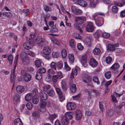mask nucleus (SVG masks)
Here are the masks:
<instances>
[{
	"mask_svg": "<svg viewBox=\"0 0 125 125\" xmlns=\"http://www.w3.org/2000/svg\"><path fill=\"white\" fill-rule=\"evenodd\" d=\"M26 107L28 109L31 110L33 107L32 104L31 103H28L26 104Z\"/></svg>",
	"mask_w": 125,
	"mask_h": 125,
	"instance_id": "nucleus-51",
	"label": "nucleus"
},
{
	"mask_svg": "<svg viewBox=\"0 0 125 125\" xmlns=\"http://www.w3.org/2000/svg\"><path fill=\"white\" fill-rule=\"evenodd\" d=\"M40 112L39 111L34 112L32 114V115L34 116L37 117H39L40 116Z\"/></svg>",
	"mask_w": 125,
	"mask_h": 125,
	"instance_id": "nucleus-50",
	"label": "nucleus"
},
{
	"mask_svg": "<svg viewBox=\"0 0 125 125\" xmlns=\"http://www.w3.org/2000/svg\"><path fill=\"white\" fill-rule=\"evenodd\" d=\"M50 67L54 70H56V63L52 62L50 64Z\"/></svg>",
	"mask_w": 125,
	"mask_h": 125,
	"instance_id": "nucleus-52",
	"label": "nucleus"
},
{
	"mask_svg": "<svg viewBox=\"0 0 125 125\" xmlns=\"http://www.w3.org/2000/svg\"><path fill=\"white\" fill-rule=\"evenodd\" d=\"M57 115L56 114L50 115L49 117V118L51 120H52L56 118Z\"/></svg>",
	"mask_w": 125,
	"mask_h": 125,
	"instance_id": "nucleus-58",
	"label": "nucleus"
},
{
	"mask_svg": "<svg viewBox=\"0 0 125 125\" xmlns=\"http://www.w3.org/2000/svg\"><path fill=\"white\" fill-rule=\"evenodd\" d=\"M57 29L55 26H53L51 28L50 31L51 32L54 33L56 32Z\"/></svg>",
	"mask_w": 125,
	"mask_h": 125,
	"instance_id": "nucleus-48",
	"label": "nucleus"
},
{
	"mask_svg": "<svg viewBox=\"0 0 125 125\" xmlns=\"http://www.w3.org/2000/svg\"><path fill=\"white\" fill-rule=\"evenodd\" d=\"M61 54L62 57L63 58H66L67 55V54L66 51L65 49L62 50Z\"/></svg>",
	"mask_w": 125,
	"mask_h": 125,
	"instance_id": "nucleus-43",
	"label": "nucleus"
},
{
	"mask_svg": "<svg viewBox=\"0 0 125 125\" xmlns=\"http://www.w3.org/2000/svg\"><path fill=\"white\" fill-rule=\"evenodd\" d=\"M71 10L73 12L77 15H81L83 13V11L81 10L78 9L75 6H73L71 7Z\"/></svg>",
	"mask_w": 125,
	"mask_h": 125,
	"instance_id": "nucleus-4",
	"label": "nucleus"
},
{
	"mask_svg": "<svg viewBox=\"0 0 125 125\" xmlns=\"http://www.w3.org/2000/svg\"><path fill=\"white\" fill-rule=\"evenodd\" d=\"M42 75L39 72H37L36 74V78L38 80H40L42 78Z\"/></svg>",
	"mask_w": 125,
	"mask_h": 125,
	"instance_id": "nucleus-30",
	"label": "nucleus"
},
{
	"mask_svg": "<svg viewBox=\"0 0 125 125\" xmlns=\"http://www.w3.org/2000/svg\"><path fill=\"white\" fill-rule=\"evenodd\" d=\"M89 63L92 66L95 67L97 65L98 63L95 59L93 58H91L90 60Z\"/></svg>",
	"mask_w": 125,
	"mask_h": 125,
	"instance_id": "nucleus-18",
	"label": "nucleus"
},
{
	"mask_svg": "<svg viewBox=\"0 0 125 125\" xmlns=\"http://www.w3.org/2000/svg\"><path fill=\"white\" fill-rule=\"evenodd\" d=\"M21 98L20 95L16 93L13 96V100L14 103L16 104L20 101Z\"/></svg>",
	"mask_w": 125,
	"mask_h": 125,
	"instance_id": "nucleus-9",
	"label": "nucleus"
},
{
	"mask_svg": "<svg viewBox=\"0 0 125 125\" xmlns=\"http://www.w3.org/2000/svg\"><path fill=\"white\" fill-rule=\"evenodd\" d=\"M16 90L17 93L19 94H21L23 93L25 90L24 87L22 85L17 86L16 88Z\"/></svg>",
	"mask_w": 125,
	"mask_h": 125,
	"instance_id": "nucleus-13",
	"label": "nucleus"
},
{
	"mask_svg": "<svg viewBox=\"0 0 125 125\" xmlns=\"http://www.w3.org/2000/svg\"><path fill=\"white\" fill-rule=\"evenodd\" d=\"M31 78V75L28 73L26 74L23 76L24 81L26 82H28L30 81Z\"/></svg>",
	"mask_w": 125,
	"mask_h": 125,
	"instance_id": "nucleus-23",
	"label": "nucleus"
},
{
	"mask_svg": "<svg viewBox=\"0 0 125 125\" xmlns=\"http://www.w3.org/2000/svg\"><path fill=\"white\" fill-rule=\"evenodd\" d=\"M105 61L107 64H110L112 61V58L110 56H107L105 58Z\"/></svg>",
	"mask_w": 125,
	"mask_h": 125,
	"instance_id": "nucleus-34",
	"label": "nucleus"
},
{
	"mask_svg": "<svg viewBox=\"0 0 125 125\" xmlns=\"http://www.w3.org/2000/svg\"><path fill=\"white\" fill-rule=\"evenodd\" d=\"M69 61L71 63H73L74 60V56L72 54H70L69 55Z\"/></svg>",
	"mask_w": 125,
	"mask_h": 125,
	"instance_id": "nucleus-31",
	"label": "nucleus"
},
{
	"mask_svg": "<svg viewBox=\"0 0 125 125\" xmlns=\"http://www.w3.org/2000/svg\"><path fill=\"white\" fill-rule=\"evenodd\" d=\"M43 52L44 54H50L51 52V49L48 46H45L43 48Z\"/></svg>",
	"mask_w": 125,
	"mask_h": 125,
	"instance_id": "nucleus-15",
	"label": "nucleus"
},
{
	"mask_svg": "<svg viewBox=\"0 0 125 125\" xmlns=\"http://www.w3.org/2000/svg\"><path fill=\"white\" fill-rule=\"evenodd\" d=\"M36 41H37V44L38 45L40 46H43L45 44V39L44 38H40L38 39L36 38L35 39Z\"/></svg>",
	"mask_w": 125,
	"mask_h": 125,
	"instance_id": "nucleus-12",
	"label": "nucleus"
},
{
	"mask_svg": "<svg viewBox=\"0 0 125 125\" xmlns=\"http://www.w3.org/2000/svg\"><path fill=\"white\" fill-rule=\"evenodd\" d=\"M66 107L68 110H73L75 108L76 105L73 103L69 102L67 104Z\"/></svg>",
	"mask_w": 125,
	"mask_h": 125,
	"instance_id": "nucleus-11",
	"label": "nucleus"
},
{
	"mask_svg": "<svg viewBox=\"0 0 125 125\" xmlns=\"http://www.w3.org/2000/svg\"><path fill=\"white\" fill-rule=\"evenodd\" d=\"M114 3L115 5L120 7H122L125 4V2L124 1H123L122 3L115 1Z\"/></svg>",
	"mask_w": 125,
	"mask_h": 125,
	"instance_id": "nucleus-33",
	"label": "nucleus"
},
{
	"mask_svg": "<svg viewBox=\"0 0 125 125\" xmlns=\"http://www.w3.org/2000/svg\"><path fill=\"white\" fill-rule=\"evenodd\" d=\"M87 56L86 55H85L82 56L81 57V62L82 64H84L86 62Z\"/></svg>",
	"mask_w": 125,
	"mask_h": 125,
	"instance_id": "nucleus-27",
	"label": "nucleus"
},
{
	"mask_svg": "<svg viewBox=\"0 0 125 125\" xmlns=\"http://www.w3.org/2000/svg\"><path fill=\"white\" fill-rule=\"evenodd\" d=\"M32 92L33 95L36 96V97H37V96L38 95L39 92L38 90L37 89L34 88L32 90Z\"/></svg>",
	"mask_w": 125,
	"mask_h": 125,
	"instance_id": "nucleus-53",
	"label": "nucleus"
},
{
	"mask_svg": "<svg viewBox=\"0 0 125 125\" xmlns=\"http://www.w3.org/2000/svg\"><path fill=\"white\" fill-rule=\"evenodd\" d=\"M46 71V69L44 68H40L39 69L37 72H39L40 73L42 74L45 73Z\"/></svg>",
	"mask_w": 125,
	"mask_h": 125,
	"instance_id": "nucleus-44",
	"label": "nucleus"
},
{
	"mask_svg": "<svg viewBox=\"0 0 125 125\" xmlns=\"http://www.w3.org/2000/svg\"><path fill=\"white\" fill-rule=\"evenodd\" d=\"M30 36L31 39H31V40L32 42H35V40H33L34 38H35L36 37L35 34L33 33H31L30 34Z\"/></svg>",
	"mask_w": 125,
	"mask_h": 125,
	"instance_id": "nucleus-54",
	"label": "nucleus"
},
{
	"mask_svg": "<svg viewBox=\"0 0 125 125\" xmlns=\"http://www.w3.org/2000/svg\"><path fill=\"white\" fill-rule=\"evenodd\" d=\"M74 27L76 29L79 30L80 32L81 33H83L82 30L78 24L77 23H75L74 24Z\"/></svg>",
	"mask_w": 125,
	"mask_h": 125,
	"instance_id": "nucleus-46",
	"label": "nucleus"
},
{
	"mask_svg": "<svg viewBox=\"0 0 125 125\" xmlns=\"http://www.w3.org/2000/svg\"><path fill=\"white\" fill-rule=\"evenodd\" d=\"M14 122L15 125H22L23 124V123L19 118L15 119Z\"/></svg>",
	"mask_w": 125,
	"mask_h": 125,
	"instance_id": "nucleus-24",
	"label": "nucleus"
},
{
	"mask_svg": "<svg viewBox=\"0 0 125 125\" xmlns=\"http://www.w3.org/2000/svg\"><path fill=\"white\" fill-rule=\"evenodd\" d=\"M58 68L60 69H61L63 67V63L61 61L58 62L57 63Z\"/></svg>",
	"mask_w": 125,
	"mask_h": 125,
	"instance_id": "nucleus-57",
	"label": "nucleus"
},
{
	"mask_svg": "<svg viewBox=\"0 0 125 125\" xmlns=\"http://www.w3.org/2000/svg\"><path fill=\"white\" fill-rule=\"evenodd\" d=\"M47 92L48 95L51 97H53L55 95V93L53 90H50Z\"/></svg>",
	"mask_w": 125,
	"mask_h": 125,
	"instance_id": "nucleus-29",
	"label": "nucleus"
},
{
	"mask_svg": "<svg viewBox=\"0 0 125 125\" xmlns=\"http://www.w3.org/2000/svg\"><path fill=\"white\" fill-rule=\"evenodd\" d=\"M82 115V113L80 110H78L76 111V117L77 120H80L81 118Z\"/></svg>",
	"mask_w": 125,
	"mask_h": 125,
	"instance_id": "nucleus-17",
	"label": "nucleus"
},
{
	"mask_svg": "<svg viewBox=\"0 0 125 125\" xmlns=\"http://www.w3.org/2000/svg\"><path fill=\"white\" fill-rule=\"evenodd\" d=\"M61 121L62 124L63 125H68V120L64 116L62 117Z\"/></svg>",
	"mask_w": 125,
	"mask_h": 125,
	"instance_id": "nucleus-20",
	"label": "nucleus"
},
{
	"mask_svg": "<svg viewBox=\"0 0 125 125\" xmlns=\"http://www.w3.org/2000/svg\"><path fill=\"white\" fill-rule=\"evenodd\" d=\"M120 67V65L119 64L117 63H114L111 67V68L112 69L114 70L119 68Z\"/></svg>",
	"mask_w": 125,
	"mask_h": 125,
	"instance_id": "nucleus-37",
	"label": "nucleus"
},
{
	"mask_svg": "<svg viewBox=\"0 0 125 125\" xmlns=\"http://www.w3.org/2000/svg\"><path fill=\"white\" fill-rule=\"evenodd\" d=\"M27 40L26 43H23V46L24 48L28 50L31 48V44L32 42L30 38H27Z\"/></svg>",
	"mask_w": 125,
	"mask_h": 125,
	"instance_id": "nucleus-7",
	"label": "nucleus"
},
{
	"mask_svg": "<svg viewBox=\"0 0 125 125\" xmlns=\"http://www.w3.org/2000/svg\"><path fill=\"white\" fill-rule=\"evenodd\" d=\"M15 76L14 75V72H12L11 73L10 80L11 83H13L15 81Z\"/></svg>",
	"mask_w": 125,
	"mask_h": 125,
	"instance_id": "nucleus-38",
	"label": "nucleus"
},
{
	"mask_svg": "<svg viewBox=\"0 0 125 125\" xmlns=\"http://www.w3.org/2000/svg\"><path fill=\"white\" fill-rule=\"evenodd\" d=\"M62 77L61 72H59L57 74L53 75L52 77V81L54 83H56L58 80L60 79Z\"/></svg>",
	"mask_w": 125,
	"mask_h": 125,
	"instance_id": "nucleus-6",
	"label": "nucleus"
},
{
	"mask_svg": "<svg viewBox=\"0 0 125 125\" xmlns=\"http://www.w3.org/2000/svg\"><path fill=\"white\" fill-rule=\"evenodd\" d=\"M96 15H95L93 16V18L95 20V23L98 26H100L102 25L104 23V19L102 17H98L95 19V18Z\"/></svg>",
	"mask_w": 125,
	"mask_h": 125,
	"instance_id": "nucleus-1",
	"label": "nucleus"
},
{
	"mask_svg": "<svg viewBox=\"0 0 125 125\" xmlns=\"http://www.w3.org/2000/svg\"><path fill=\"white\" fill-rule=\"evenodd\" d=\"M70 89L72 93H75L77 90L76 85L73 84H71L70 85Z\"/></svg>",
	"mask_w": 125,
	"mask_h": 125,
	"instance_id": "nucleus-26",
	"label": "nucleus"
},
{
	"mask_svg": "<svg viewBox=\"0 0 125 125\" xmlns=\"http://www.w3.org/2000/svg\"><path fill=\"white\" fill-rule=\"evenodd\" d=\"M94 37L96 39H98L100 36V34L97 31L95 32L93 34Z\"/></svg>",
	"mask_w": 125,
	"mask_h": 125,
	"instance_id": "nucleus-61",
	"label": "nucleus"
},
{
	"mask_svg": "<svg viewBox=\"0 0 125 125\" xmlns=\"http://www.w3.org/2000/svg\"><path fill=\"white\" fill-rule=\"evenodd\" d=\"M40 111L42 113L45 112L46 110V102L42 100H40Z\"/></svg>",
	"mask_w": 125,
	"mask_h": 125,
	"instance_id": "nucleus-3",
	"label": "nucleus"
},
{
	"mask_svg": "<svg viewBox=\"0 0 125 125\" xmlns=\"http://www.w3.org/2000/svg\"><path fill=\"white\" fill-rule=\"evenodd\" d=\"M32 94L31 93L27 94L25 97V100L27 101H30L32 98Z\"/></svg>",
	"mask_w": 125,
	"mask_h": 125,
	"instance_id": "nucleus-22",
	"label": "nucleus"
},
{
	"mask_svg": "<svg viewBox=\"0 0 125 125\" xmlns=\"http://www.w3.org/2000/svg\"><path fill=\"white\" fill-rule=\"evenodd\" d=\"M8 60L9 61V64L10 65L11 64L13 60V57L11 54H9L8 55Z\"/></svg>",
	"mask_w": 125,
	"mask_h": 125,
	"instance_id": "nucleus-40",
	"label": "nucleus"
},
{
	"mask_svg": "<svg viewBox=\"0 0 125 125\" xmlns=\"http://www.w3.org/2000/svg\"><path fill=\"white\" fill-rule=\"evenodd\" d=\"M83 81L85 83H90L91 79L89 76L87 75L84 76L82 77Z\"/></svg>",
	"mask_w": 125,
	"mask_h": 125,
	"instance_id": "nucleus-16",
	"label": "nucleus"
},
{
	"mask_svg": "<svg viewBox=\"0 0 125 125\" xmlns=\"http://www.w3.org/2000/svg\"><path fill=\"white\" fill-rule=\"evenodd\" d=\"M27 54V52L26 53L24 52H22L20 54V57L22 59L24 58H25L28 56Z\"/></svg>",
	"mask_w": 125,
	"mask_h": 125,
	"instance_id": "nucleus-45",
	"label": "nucleus"
},
{
	"mask_svg": "<svg viewBox=\"0 0 125 125\" xmlns=\"http://www.w3.org/2000/svg\"><path fill=\"white\" fill-rule=\"evenodd\" d=\"M73 1L76 4H78L80 6L85 7L87 5L86 1L83 0H73Z\"/></svg>",
	"mask_w": 125,
	"mask_h": 125,
	"instance_id": "nucleus-10",
	"label": "nucleus"
},
{
	"mask_svg": "<svg viewBox=\"0 0 125 125\" xmlns=\"http://www.w3.org/2000/svg\"><path fill=\"white\" fill-rule=\"evenodd\" d=\"M34 97L32 100V103L35 104H37L39 102V99L37 97Z\"/></svg>",
	"mask_w": 125,
	"mask_h": 125,
	"instance_id": "nucleus-49",
	"label": "nucleus"
},
{
	"mask_svg": "<svg viewBox=\"0 0 125 125\" xmlns=\"http://www.w3.org/2000/svg\"><path fill=\"white\" fill-rule=\"evenodd\" d=\"M35 65L37 68H39L41 66V62L38 60H36L35 61Z\"/></svg>",
	"mask_w": 125,
	"mask_h": 125,
	"instance_id": "nucleus-47",
	"label": "nucleus"
},
{
	"mask_svg": "<svg viewBox=\"0 0 125 125\" xmlns=\"http://www.w3.org/2000/svg\"><path fill=\"white\" fill-rule=\"evenodd\" d=\"M120 16L122 18L125 16V9L120 12Z\"/></svg>",
	"mask_w": 125,
	"mask_h": 125,
	"instance_id": "nucleus-64",
	"label": "nucleus"
},
{
	"mask_svg": "<svg viewBox=\"0 0 125 125\" xmlns=\"http://www.w3.org/2000/svg\"><path fill=\"white\" fill-rule=\"evenodd\" d=\"M75 21L79 24L81 25L86 21V18L85 17L83 16L77 17L75 18Z\"/></svg>",
	"mask_w": 125,
	"mask_h": 125,
	"instance_id": "nucleus-8",
	"label": "nucleus"
},
{
	"mask_svg": "<svg viewBox=\"0 0 125 125\" xmlns=\"http://www.w3.org/2000/svg\"><path fill=\"white\" fill-rule=\"evenodd\" d=\"M69 44L71 48H74L75 47V44L74 43L73 39H71L70 40Z\"/></svg>",
	"mask_w": 125,
	"mask_h": 125,
	"instance_id": "nucleus-41",
	"label": "nucleus"
},
{
	"mask_svg": "<svg viewBox=\"0 0 125 125\" xmlns=\"http://www.w3.org/2000/svg\"><path fill=\"white\" fill-rule=\"evenodd\" d=\"M40 96L41 98L40 100H46L48 99L47 94L44 92H41L40 93Z\"/></svg>",
	"mask_w": 125,
	"mask_h": 125,
	"instance_id": "nucleus-14",
	"label": "nucleus"
},
{
	"mask_svg": "<svg viewBox=\"0 0 125 125\" xmlns=\"http://www.w3.org/2000/svg\"><path fill=\"white\" fill-rule=\"evenodd\" d=\"M23 12L25 13L26 15L30 14L31 13L29 10L28 9H23Z\"/></svg>",
	"mask_w": 125,
	"mask_h": 125,
	"instance_id": "nucleus-56",
	"label": "nucleus"
},
{
	"mask_svg": "<svg viewBox=\"0 0 125 125\" xmlns=\"http://www.w3.org/2000/svg\"><path fill=\"white\" fill-rule=\"evenodd\" d=\"M94 28L95 27L94 26L93 24L91 22H89L85 27L86 30L89 32H93Z\"/></svg>",
	"mask_w": 125,
	"mask_h": 125,
	"instance_id": "nucleus-5",
	"label": "nucleus"
},
{
	"mask_svg": "<svg viewBox=\"0 0 125 125\" xmlns=\"http://www.w3.org/2000/svg\"><path fill=\"white\" fill-rule=\"evenodd\" d=\"M105 77L107 79H109L111 77V73L110 71H108L106 72L104 74Z\"/></svg>",
	"mask_w": 125,
	"mask_h": 125,
	"instance_id": "nucleus-39",
	"label": "nucleus"
},
{
	"mask_svg": "<svg viewBox=\"0 0 125 125\" xmlns=\"http://www.w3.org/2000/svg\"><path fill=\"white\" fill-rule=\"evenodd\" d=\"M93 52L94 54L98 55L100 53V50L99 48H96L93 50Z\"/></svg>",
	"mask_w": 125,
	"mask_h": 125,
	"instance_id": "nucleus-36",
	"label": "nucleus"
},
{
	"mask_svg": "<svg viewBox=\"0 0 125 125\" xmlns=\"http://www.w3.org/2000/svg\"><path fill=\"white\" fill-rule=\"evenodd\" d=\"M30 56L33 57L35 55V54L33 52L30 51H28L26 52Z\"/></svg>",
	"mask_w": 125,
	"mask_h": 125,
	"instance_id": "nucleus-55",
	"label": "nucleus"
},
{
	"mask_svg": "<svg viewBox=\"0 0 125 125\" xmlns=\"http://www.w3.org/2000/svg\"><path fill=\"white\" fill-rule=\"evenodd\" d=\"M52 41L55 44L59 46L61 44V42L54 38L52 39Z\"/></svg>",
	"mask_w": 125,
	"mask_h": 125,
	"instance_id": "nucleus-35",
	"label": "nucleus"
},
{
	"mask_svg": "<svg viewBox=\"0 0 125 125\" xmlns=\"http://www.w3.org/2000/svg\"><path fill=\"white\" fill-rule=\"evenodd\" d=\"M22 62L24 65L28 64L30 62V60L28 56H27L22 59Z\"/></svg>",
	"mask_w": 125,
	"mask_h": 125,
	"instance_id": "nucleus-25",
	"label": "nucleus"
},
{
	"mask_svg": "<svg viewBox=\"0 0 125 125\" xmlns=\"http://www.w3.org/2000/svg\"><path fill=\"white\" fill-rule=\"evenodd\" d=\"M107 115L109 116H112L113 114V112L112 110H108L107 111Z\"/></svg>",
	"mask_w": 125,
	"mask_h": 125,
	"instance_id": "nucleus-62",
	"label": "nucleus"
},
{
	"mask_svg": "<svg viewBox=\"0 0 125 125\" xmlns=\"http://www.w3.org/2000/svg\"><path fill=\"white\" fill-rule=\"evenodd\" d=\"M48 74L46 76L45 79L46 80H49L51 78V75L53 72V71L52 69H49L47 71Z\"/></svg>",
	"mask_w": 125,
	"mask_h": 125,
	"instance_id": "nucleus-21",
	"label": "nucleus"
},
{
	"mask_svg": "<svg viewBox=\"0 0 125 125\" xmlns=\"http://www.w3.org/2000/svg\"><path fill=\"white\" fill-rule=\"evenodd\" d=\"M73 114L72 112H68L66 113L65 114V117L68 120L71 119L73 118Z\"/></svg>",
	"mask_w": 125,
	"mask_h": 125,
	"instance_id": "nucleus-19",
	"label": "nucleus"
},
{
	"mask_svg": "<svg viewBox=\"0 0 125 125\" xmlns=\"http://www.w3.org/2000/svg\"><path fill=\"white\" fill-rule=\"evenodd\" d=\"M93 80L94 83H96L98 85L100 84V82L99 79L97 76H94L93 78Z\"/></svg>",
	"mask_w": 125,
	"mask_h": 125,
	"instance_id": "nucleus-32",
	"label": "nucleus"
},
{
	"mask_svg": "<svg viewBox=\"0 0 125 125\" xmlns=\"http://www.w3.org/2000/svg\"><path fill=\"white\" fill-rule=\"evenodd\" d=\"M118 9L116 6H113L112 8V12L114 13H116L118 11Z\"/></svg>",
	"mask_w": 125,
	"mask_h": 125,
	"instance_id": "nucleus-42",
	"label": "nucleus"
},
{
	"mask_svg": "<svg viewBox=\"0 0 125 125\" xmlns=\"http://www.w3.org/2000/svg\"><path fill=\"white\" fill-rule=\"evenodd\" d=\"M64 68L65 69L67 70V71H68L70 70L71 68L70 67L68 66V65L67 64V63L66 62H64Z\"/></svg>",
	"mask_w": 125,
	"mask_h": 125,
	"instance_id": "nucleus-60",
	"label": "nucleus"
},
{
	"mask_svg": "<svg viewBox=\"0 0 125 125\" xmlns=\"http://www.w3.org/2000/svg\"><path fill=\"white\" fill-rule=\"evenodd\" d=\"M90 1V5L92 7H94L95 5V4L94 2V0H89Z\"/></svg>",
	"mask_w": 125,
	"mask_h": 125,
	"instance_id": "nucleus-63",
	"label": "nucleus"
},
{
	"mask_svg": "<svg viewBox=\"0 0 125 125\" xmlns=\"http://www.w3.org/2000/svg\"><path fill=\"white\" fill-rule=\"evenodd\" d=\"M62 88L64 91H66L67 89L66 83L64 80H63L62 82Z\"/></svg>",
	"mask_w": 125,
	"mask_h": 125,
	"instance_id": "nucleus-28",
	"label": "nucleus"
},
{
	"mask_svg": "<svg viewBox=\"0 0 125 125\" xmlns=\"http://www.w3.org/2000/svg\"><path fill=\"white\" fill-rule=\"evenodd\" d=\"M108 49L110 50H112L115 48V46L112 44H109L108 45Z\"/></svg>",
	"mask_w": 125,
	"mask_h": 125,
	"instance_id": "nucleus-59",
	"label": "nucleus"
},
{
	"mask_svg": "<svg viewBox=\"0 0 125 125\" xmlns=\"http://www.w3.org/2000/svg\"><path fill=\"white\" fill-rule=\"evenodd\" d=\"M55 90L56 92L59 95L60 99V101L61 102H62L65 100V96L62 93V91L60 89L58 88H56Z\"/></svg>",
	"mask_w": 125,
	"mask_h": 125,
	"instance_id": "nucleus-2",
	"label": "nucleus"
}]
</instances>
